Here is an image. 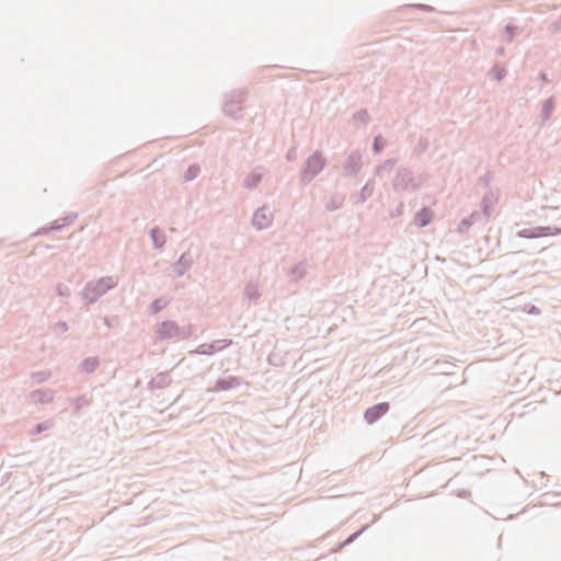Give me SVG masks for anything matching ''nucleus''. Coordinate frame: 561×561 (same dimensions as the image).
Instances as JSON below:
<instances>
[{"label":"nucleus","mask_w":561,"mask_h":561,"mask_svg":"<svg viewBox=\"0 0 561 561\" xmlns=\"http://www.w3.org/2000/svg\"><path fill=\"white\" fill-rule=\"evenodd\" d=\"M389 410V404L388 403H379V404H376L374 405L373 408L368 409L366 412H365V420L369 423V424H373L375 423L379 417H381L382 415H385Z\"/></svg>","instance_id":"nucleus-1"},{"label":"nucleus","mask_w":561,"mask_h":561,"mask_svg":"<svg viewBox=\"0 0 561 561\" xmlns=\"http://www.w3.org/2000/svg\"><path fill=\"white\" fill-rule=\"evenodd\" d=\"M432 218L433 211L428 208H423L416 214L415 221L417 222L419 226L424 227L427 224H430Z\"/></svg>","instance_id":"nucleus-2"},{"label":"nucleus","mask_w":561,"mask_h":561,"mask_svg":"<svg viewBox=\"0 0 561 561\" xmlns=\"http://www.w3.org/2000/svg\"><path fill=\"white\" fill-rule=\"evenodd\" d=\"M271 221V217L266 214L265 210H259L254 214L253 222L257 226V228H263L267 226Z\"/></svg>","instance_id":"nucleus-3"},{"label":"nucleus","mask_w":561,"mask_h":561,"mask_svg":"<svg viewBox=\"0 0 561 561\" xmlns=\"http://www.w3.org/2000/svg\"><path fill=\"white\" fill-rule=\"evenodd\" d=\"M218 345L211 344V345H201L198 353L201 354H213L214 352L220 351L225 348L228 345V342L220 341L217 343Z\"/></svg>","instance_id":"nucleus-4"},{"label":"nucleus","mask_w":561,"mask_h":561,"mask_svg":"<svg viewBox=\"0 0 561 561\" xmlns=\"http://www.w3.org/2000/svg\"><path fill=\"white\" fill-rule=\"evenodd\" d=\"M309 167H314V169H321L323 163L320 157H311L308 161Z\"/></svg>","instance_id":"nucleus-5"}]
</instances>
